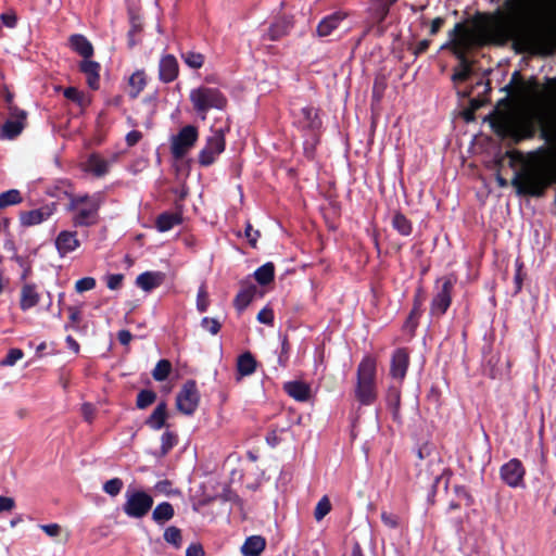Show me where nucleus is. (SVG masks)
I'll use <instances>...</instances> for the list:
<instances>
[{
	"label": "nucleus",
	"instance_id": "nucleus-60",
	"mask_svg": "<svg viewBox=\"0 0 556 556\" xmlns=\"http://www.w3.org/2000/svg\"><path fill=\"white\" fill-rule=\"evenodd\" d=\"M141 138V134L137 130L129 131L126 135V141L129 146L136 144Z\"/></svg>",
	"mask_w": 556,
	"mask_h": 556
},
{
	"label": "nucleus",
	"instance_id": "nucleus-12",
	"mask_svg": "<svg viewBox=\"0 0 556 556\" xmlns=\"http://www.w3.org/2000/svg\"><path fill=\"white\" fill-rule=\"evenodd\" d=\"M525 469L520 460L513 458L501 467V478L510 488L523 486Z\"/></svg>",
	"mask_w": 556,
	"mask_h": 556
},
{
	"label": "nucleus",
	"instance_id": "nucleus-20",
	"mask_svg": "<svg viewBox=\"0 0 556 556\" xmlns=\"http://www.w3.org/2000/svg\"><path fill=\"white\" fill-rule=\"evenodd\" d=\"M40 301V294L37 287L33 283H25L21 290L20 305L23 311L36 306Z\"/></svg>",
	"mask_w": 556,
	"mask_h": 556
},
{
	"label": "nucleus",
	"instance_id": "nucleus-30",
	"mask_svg": "<svg viewBox=\"0 0 556 556\" xmlns=\"http://www.w3.org/2000/svg\"><path fill=\"white\" fill-rule=\"evenodd\" d=\"M340 21V16L337 14H331L323 18L317 25L318 36L324 37L330 35L331 31L338 27Z\"/></svg>",
	"mask_w": 556,
	"mask_h": 556
},
{
	"label": "nucleus",
	"instance_id": "nucleus-33",
	"mask_svg": "<svg viewBox=\"0 0 556 556\" xmlns=\"http://www.w3.org/2000/svg\"><path fill=\"white\" fill-rule=\"evenodd\" d=\"M64 97L77 103L81 109L89 106L91 103V99L88 96L73 87L64 90Z\"/></svg>",
	"mask_w": 556,
	"mask_h": 556
},
{
	"label": "nucleus",
	"instance_id": "nucleus-11",
	"mask_svg": "<svg viewBox=\"0 0 556 556\" xmlns=\"http://www.w3.org/2000/svg\"><path fill=\"white\" fill-rule=\"evenodd\" d=\"M55 211V203H49L35 210L25 211L20 214V223L24 227L40 225L48 220Z\"/></svg>",
	"mask_w": 556,
	"mask_h": 556
},
{
	"label": "nucleus",
	"instance_id": "nucleus-21",
	"mask_svg": "<svg viewBox=\"0 0 556 556\" xmlns=\"http://www.w3.org/2000/svg\"><path fill=\"white\" fill-rule=\"evenodd\" d=\"M266 541L261 535H251L245 539L240 551L243 556H260L265 549Z\"/></svg>",
	"mask_w": 556,
	"mask_h": 556
},
{
	"label": "nucleus",
	"instance_id": "nucleus-38",
	"mask_svg": "<svg viewBox=\"0 0 556 556\" xmlns=\"http://www.w3.org/2000/svg\"><path fill=\"white\" fill-rule=\"evenodd\" d=\"M170 371V364L166 359H161L155 365L152 376L156 381H163L167 378Z\"/></svg>",
	"mask_w": 556,
	"mask_h": 556
},
{
	"label": "nucleus",
	"instance_id": "nucleus-54",
	"mask_svg": "<svg viewBox=\"0 0 556 556\" xmlns=\"http://www.w3.org/2000/svg\"><path fill=\"white\" fill-rule=\"evenodd\" d=\"M15 507V502L12 497L0 496V514L3 511H11Z\"/></svg>",
	"mask_w": 556,
	"mask_h": 556
},
{
	"label": "nucleus",
	"instance_id": "nucleus-57",
	"mask_svg": "<svg viewBox=\"0 0 556 556\" xmlns=\"http://www.w3.org/2000/svg\"><path fill=\"white\" fill-rule=\"evenodd\" d=\"M381 520L387 527H389L391 529H393L397 526L396 519L391 514H389L387 511L381 513Z\"/></svg>",
	"mask_w": 556,
	"mask_h": 556
},
{
	"label": "nucleus",
	"instance_id": "nucleus-46",
	"mask_svg": "<svg viewBox=\"0 0 556 556\" xmlns=\"http://www.w3.org/2000/svg\"><path fill=\"white\" fill-rule=\"evenodd\" d=\"M208 296L205 288L202 286L199 288L197 293V308L199 312L203 313L208 307Z\"/></svg>",
	"mask_w": 556,
	"mask_h": 556
},
{
	"label": "nucleus",
	"instance_id": "nucleus-36",
	"mask_svg": "<svg viewBox=\"0 0 556 556\" xmlns=\"http://www.w3.org/2000/svg\"><path fill=\"white\" fill-rule=\"evenodd\" d=\"M255 279L261 285L270 282L274 278V266L271 263H266L258 267L254 273Z\"/></svg>",
	"mask_w": 556,
	"mask_h": 556
},
{
	"label": "nucleus",
	"instance_id": "nucleus-55",
	"mask_svg": "<svg viewBox=\"0 0 556 556\" xmlns=\"http://www.w3.org/2000/svg\"><path fill=\"white\" fill-rule=\"evenodd\" d=\"M155 490L166 495L177 494V490L170 489V483L167 480L160 481L155 484Z\"/></svg>",
	"mask_w": 556,
	"mask_h": 556
},
{
	"label": "nucleus",
	"instance_id": "nucleus-5",
	"mask_svg": "<svg viewBox=\"0 0 556 556\" xmlns=\"http://www.w3.org/2000/svg\"><path fill=\"white\" fill-rule=\"evenodd\" d=\"M376 376V363L369 358H364L357 368L356 396L368 404L375 399L374 381Z\"/></svg>",
	"mask_w": 556,
	"mask_h": 556
},
{
	"label": "nucleus",
	"instance_id": "nucleus-48",
	"mask_svg": "<svg viewBox=\"0 0 556 556\" xmlns=\"http://www.w3.org/2000/svg\"><path fill=\"white\" fill-rule=\"evenodd\" d=\"M285 429H275L266 437V442L271 447H276L285 438Z\"/></svg>",
	"mask_w": 556,
	"mask_h": 556
},
{
	"label": "nucleus",
	"instance_id": "nucleus-32",
	"mask_svg": "<svg viewBox=\"0 0 556 556\" xmlns=\"http://www.w3.org/2000/svg\"><path fill=\"white\" fill-rule=\"evenodd\" d=\"M391 225L402 236H409L412 232V224L401 213H395L393 215Z\"/></svg>",
	"mask_w": 556,
	"mask_h": 556
},
{
	"label": "nucleus",
	"instance_id": "nucleus-24",
	"mask_svg": "<svg viewBox=\"0 0 556 556\" xmlns=\"http://www.w3.org/2000/svg\"><path fill=\"white\" fill-rule=\"evenodd\" d=\"M256 369V361L250 352L241 354L237 359L238 379L251 376Z\"/></svg>",
	"mask_w": 556,
	"mask_h": 556
},
{
	"label": "nucleus",
	"instance_id": "nucleus-22",
	"mask_svg": "<svg viewBox=\"0 0 556 556\" xmlns=\"http://www.w3.org/2000/svg\"><path fill=\"white\" fill-rule=\"evenodd\" d=\"M99 70L100 64L90 59H86L80 63V71L86 75L87 84L91 89L99 87Z\"/></svg>",
	"mask_w": 556,
	"mask_h": 556
},
{
	"label": "nucleus",
	"instance_id": "nucleus-41",
	"mask_svg": "<svg viewBox=\"0 0 556 556\" xmlns=\"http://www.w3.org/2000/svg\"><path fill=\"white\" fill-rule=\"evenodd\" d=\"M164 540L177 548L180 547V545H181L180 530L176 527L166 528L164 531Z\"/></svg>",
	"mask_w": 556,
	"mask_h": 556
},
{
	"label": "nucleus",
	"instance_id": "nucleus-16",
	"mask_svg": "<svg viewBox=\"0 0 556 556\" xmlns=\"http://www.w3.org/2000/svg\"><path fill=\"white\" fill-rule=\"evenodd\" d=\"M179 73V65L176 58L172 54H165L160 60L159 75L165 83L175 80Z\"/></svg>",
	"mask_w": 556,
	"mask_h": 556
},
{
	"label": "nucleus",
	"instance_id": "nucleus-59",
	"mask_svg": "<svg viewBox=\"0 0 556 556\" xmlns=\"http://www.w3.org/2000/svg\"><path fill=\"white\" fill-rule=\"evenodd\" d=\"M1 21H2V23L5 26H8L10 28H12V27H14L16 25V16L13 13H4V14H2L1 15Z\"/></svg>",
	"mask_w": 556,
	"mask_h": 556
},
{
	"label": "nucleus",
	"instance_id": "nucleus-61",
	"mask_svg": "<svg viewBox=\"0 0 556 556\" xmlns=\"http://www.w3.org/2000/svg\"><path fill=\"white\" fill-rule=\"evenodd\" d=\"M119 342L123 345H128L132 339L131 333L128 330H121L117 334Z\"/></svg>",
	"mask_w": 556,
	"mask_h": 556
},
{
	"label": "nucleus",
	"instance_id": "nucleus-63",
	"mask_svg": "<svg viewBox=\"0 0 556 556\" xmlns=\"http://www.w3.org/2000/svg\"><path fill=\"white\" fill-rule=\"evenodd\" d=\"M400 406V393L397 390L393 392V416L397 418Z\"/></svg>",
	"mask_w": 556,
	"mask_h": 556
},
{
	"label": "nucleus",
	"instance_id": "nucleus-37",
	"mask_svg": "<svg viewBox=\"0 0 556 556\" xmlns=\"http://www.w3.org/2000/svg\"><path fill=\"white\" fill-rule=\"evenodd\" d=\"M181 59L184 62L193 70H198L202 67L204 63V56L203 54L195 52V51H187L181 53Z\"/></svg>",
	"mask_w": 556,
	"mask_h": 556
},
{
	"label": "nucleus",
	"instance_id": "nucleus-18",
	"mask_svg": "<svg viewBox=\"0 0 556 556\" xmlns=\"http://www.w3.org/2000/svg\"><path fill=\"white\" fill-rule=\"evenodd\" d=\"M164 281V274L160 271H144L136 278V285L144 292L157 288Z\"/></svg>",
	"mask_w": 556,
	"mask_h": 556
},
{
	"label": "nucleus",
	"instance_id": "nucleus-14",
	"mask_svg": "<svg viewBox=\"0 0 556 556\" xmlns=\"http://www.w3.org/2000/svg\"><path fill=\"white\" fill-rule=\"evenodd\" d=\"M54 247L60 257H65L75 252L80 247L77 232L74 230H61L54 239Z\"/></svg>",
	"mask_w": 556,
	"mask_h": 556
},
{
	"label": "nucleus",
	"instance_id": "nucleus-53",
	"mask_svg": "<svg viewBox=\"0 0 556 556\" xmlns=\"http://www.w3.org/2000/svg\"><path fill=\"white\" fill-rule=\"evenodd\" d=\"M245 237L248 238L250 244L255 248L257 243V239L260 238V231L254 230L250 224L245 227Z\"/></svg>",
	"mask_w": 556,
	"mask_h": 556
},
{
	"label": "nucleus",
	"instance_id": "nucleus-64",
	"mask_svg": "<svg viewBox=\"0 0 556 556\" xmlns=\"http://www.w3.org/2000/svg\"><path fill=\"white\" fill-rule=\"evenodd\" d=\"M443 21L441 17H435L432 22H431V26H430V33L431 34H435L440 26L442 25Z\"/></svg>",
	"mask_w": 556,
	"mask_h": 556
},
{
	"label": "nucleus",
	"instance_id": "nucleus-8",
	"mask_svg": "<svg viewBox=\"0 0 556 556\" xmlns=\"http://www.w3.org/2000/svg\"><path fill=\"white\" fill-rule=\"evenodd\" d=\"M199 139L198 128L193 125L184 126L169 139L170 152L175 159H182L195 146Z\"/></svg>",
	"mask_w": 556,
	"mask_h": 556
},
{
	"label": "nucleus",
	"instance_id": "nucleus-31",
	"mask_svg": "<svg viewBox=\"0 0 556 556\" xmlns=\"http://www.w3.org/2000/svg\"><path fill=\"white\" fill-rule=\"evenodd\" d=\"M88 169L97 176L104 175L109 167L110 162L100 157L99 155H91L88 160Z\"/></svg>",
	"mask_w": 556,
	"mask_h": 556
},
{
	"label": "nucleus",
	"instance_id": "nucleus-40",
	"mask_svg": "<svg viewBox=\"0 0 556 556\" xmlns=\"http://www.w3.org/2000/svg\"><path fill=\"white\" fill-rule=\"evenodd\" d=\"M331 510V503L327 495H324L315 506V520H321Z\"/></svg>",
	"mask_w": 556,
	"mask_h": 556
},
{
	"label": "nucleus",
	"instance_id": "nucleus-13",
	"mask_svg": "<svg viewBox=\"0 0 556 556\" xmlns=\"http://www.w3.org/2000/svg\"><path fill=\"white\" fill-rule=\"evenodd\" d=\"M10 115L11 118L2 126L1 134L4 138L13 139L24 129L26 112L16 106H10Z\"/></svg>",
	"mask_w": 556,
	"mask_h": 556
},
{
	"label": "nucleus",
	"instance_id": "nucleus-3",
	"mask_svg": "<svg viewBox=\"0 0 556 556\" xmlns=\"http://www.w3.org/2000/svg\"><path fill=\"white\" fill-rule=\"evenodd\" d=\"M66 212L74 227H90L98 223L99 211L103 203L101 193L68 194Z\"/></svg>",
	"mask_w": 556,
	"mask_h": 556
},
{
	"label": "nucleus",
	"instance_id": "nucleus-52",
	"mask_svg": "<svg viewBox=\"0 0 556 556\" xmlns=\"http://www.w3.org/2000/svg\"><path fill=\"white\" fill-rule=\"evenodd\" d=\"M40 529L51 538H55L61 533V527L58 523L41 525Z\"/></svg>",
	"mask_w": 556,
	"mask_h": 556
},
{
	"label": "nucleus",
	"instance_id": "nucleus-62",
	"mask_svg": "<svg viewBox=\"0 0 556 556\" xmlns=\"http://www.w3.org/2000/svg\"><path fill=\"white\" fill-rule=\"evenodd\" d=\"M65 342L71 351H73L75 354L79 353V344L73 337H66Z\"/></svg>",
	"mask_w": 556,
	"mask_h": 556
},
{
	"label": "nucleus",
	"instance_id": "nucleus-1",
	"mask_svg": "<svg viewBox=\"0 0 556 556\" xmlns=\"http://www.w3.org/2000/svg\"><path fill=\"white\" fill-rule=\"evenodd\" d=\"M520 96L525 102L522 105L498 112L494 117L489 118L490 127L498 136L513 137L517 140L532 136L536 116L535 105L543 94L535 86L528 85L520 88Z\"/></svg>",
	"mask_w": 556,
	"mask_h": 556
},
{
	"label": "nucleus",
	"instance_id": "nucleus-49",
	"mask_svg": "<svg viewBox=\"0 0 556 556\" xmlns=\"http://www.w3.org/2000/svg\"><path fill=\"white\" fill-rule=\"evenodd\" d=\"M123 280L122 274H111L106 276V286L110 290H117L122 287Z\"/></svg>",
	"mask_w": 556,
	"mask_h": 556
},
{
	"label": "nucleus",
	"instance_id": "nucleus-34",
	"mask_svg": "<svg viewBox=\"0 0 556 556\" xmlns=\"http://www.w3.org/2000/svg\"><path fill=\"white\" fill-rule=\"evenodd\" d=\"M23 201L21 192L17 189H10L0 193V210L10 205L20 204Z\"/></svg>",
	"mask_w": 556,
	"mask_h": 556
},
{
	"label": "nucleus",
	"instance_id": "nucleus-4",
	"mask_svg": "<svg viewBox=\"0 0 556 556\" xmlns=\"http://www.w3.org/2000/svg\"><path fill=\"white\" fill-rule=\"evenodd\" d=\"M189 98L194 110L201 115L202 119L206 118L208 110H223L227 103L226 98L219 90L208 87L192 89Z\"/></svg>",
	"mask_w": 556,
	"mask_h": 556
},
{
	"label": "nucleus",
	"instance_id": "nucleus-50",
	"mask_svg": "<svg viewBox=\"0 0 556 556\" xmlns=\"http://www.w3.org/2000/svg\"><path fill=\"white\" fill-rule=\"evenodd\" d=\"M163 453H167L176 443L175 435L172 432H164L161 438Z\"/></svg>",
	"mask_w": 556,
	"mask_h": 556
},
{
	"label": "nucleus",
	"instance_id": "nucleus-7",
	"mask_svg": "<svg viewBox=\"0 0 556 556\" xmlns=\"http://www.w3.org/2000/svg\"><path fill=\"white\" fill-rule=\"evenodd\" d=\"M226 130L215 129L206 138L204 147L200 150L198 160L201 166H210L226 149Z\"/></svg>",
	"mask_w": 556,
	"mask_h": 556
},
{
	"label": "nucleus",
	"instance_id": "nucleus-35",
	"mask_svg": "<svg viewBox=\"0 0 556 556\" xmlns=\"http://www.w3.org/2000/svg\"><path fill=\"white\" fill-rule=\"evenodd\" d=\"M144 86L146 75L142 71H137L129 77V92L131 97H137Z\"/></svg>",
	"mask_w": 556,
	"mask_h": 556
},
{
	"label": "nucleus",
	"instance_id": "nucleus-17",
	"mask_svg": "<svg viewBox=\"0 0 556 556\" xmlns=\"http://www.w3.org/2000/svg\"><path fill=\"white\" fill-rule=\"evenodd\" d=\"M408 366V355L404 350H396L391 358L390 372L394 379L402 380L406 375Z\"/></svg>",
	"mask_w": 556,
	"mask_h": 556
},
{
	"label": "nucleus",
	"instance_id": "nucleus-43",
	"mask_svg": "<svg viewBox=\"0 0 556 556\" xmlns=\"http://www.w3.org/2000/svg\"><path fill=\"white\" fill-rule=\"evenodd\" d=\"M155 401V393L150 390H142L137 396V406L146 408Z\"/></svg>",
	"mask_w": 556,
	"mask_h": 556
},
{
	"label": "nucleus",
	"instance_id": "nucleus-47",
	"mask_svg": "<svg viewBox=\"0 0 556 556\" xmlns=\"http://www.w3.org/2000/svg\"><path fill=\"white\" fill-rule=\"evenodd\" d=\"M518 5L522 11H526L532 15H541L544 12L542 4L538 2L520 1Z\"/></svg>",
	"mask_w": 556,
	"mask_h": 556
},
{
	"label": "nucleus",
	"instance_id": "nucleus-25",
	"mask_svg": "<svg viewBox=\"0 0 556 556\" xmlns=\"http://www.w3.org/2000/svg\"><path fill=\"white\" fill-rule=\"evenodd\" d=\"M255 294L256 287L254 285H248L244 288H242L233 300V305L237 308V311H244L253 301Z\"/></svg>",
	"mask_w": 556,
	"mask_h": 556
},
{
	"label": "nucleus",
	"instance_id": "nucleus-19",
	"mask_svg": "<svg viewBox=\"0 0 556 556\" xmlns=\"http://www.w3.org/2000/svg\"><path fill=\"white\" fill-rule=\"evenodd\" d=\"M292 28V20L288 16L277 18L268 28L265 37L269 40H279L289 34Z\"/></svg>",
	"mask_w": 556,
	"mask_h": 556
},
{
	"label": "nucleus",
	"instance_id": "nucleus-6",
	"mask_svg": "<svg viewBox=\"0 0 556 556\" xmlns=\"http://www.w3.org/2000/svg\"><path fill=\"white\" fill-rule=\"evenodd\" d=\"M430 459L426 463H421L418 465V483L420 488H422L428 497L433 495L437 489V484L441 478L443 467L441 465V460L438 455H429Z\"/></svg>",
	"mask_w": 556,
	"mask_h": 556
},
{
	"label": "nucleus",
	"instance_id": "nucleus-26",
	"mask_svg": "<svg viewBox=\"0 0 556 556\" xmlns=\"http://www.w3.org/2000/svg\"><path fill=\"white\" fill-rule=\"evenodd\" d=\"M286 392L296 401H305L309 397V386L302 381H290L285 384Z\"/></svg>",
	"mask_w": 556,
	"mask_h": 556
},
{
	"label": "nucleus",
	"instance_id": "nucleus-15",
	"mask_svg": "<svg viewBox=\"0 0 556 556\" xmlns=\"http://www.w3.org/2000/svg\"><path fill=\"white\" fill-rule=\"evenodd\" d=\"M451 288L450 280H445L442 289L437 293L431 303V313L433 315H443L451 304Z\"/></svg>",
	"mask_w": 556,
	"mask_h": 556
},
{
	"label": "nucleus",
	"instance_id": "nucleus-51",
	"mask_svg": "<svg viewBox=\"0 0 556 556\" xmlns=\"http://www.w3.org/2000/svg\"><path fill=\"white\" fill-rule=\"evenodd\" d=\"M257 320L265 325H271L274 321V313L270 308L264 307L257 314Z\"/></svg>",
	"mask_w": 556,
	"mask_h": 556
},
{
	"label": "nucleus",
	"instance_id": "nucleus-42",
	"mask_svg": "<svg viewBox=\"0 0 556 556\" xmlns=\"http://www.w3.org/2000/svg\"><path fill=\"white\" fill-rule=\"evenodd\" d=\"M123 489V481L119 478L108 480L103 484V491L110 496H116Z\"/></svg>",
	"mask_w": 556,
	"mask_h": 556
},
{
	"label": "nucleus",
	"instance_id": "nucleus-44",
	"mask_svg": "<svg viewBox=\"0 0 556 556\" xmlns=\"http://www.w3.org/2000/svg\"><path fill=\"white\" fill-rule=\"evenodd\" d=\"M96 287V279L93 277H84L75 282V290L78 293L92 290Z\"/></svg>",
	"mask_w": 556,
	"mask_h": 556
},
{
	"label": "nucleus",
	"instance_id": "nucleus-29",
	"mask_svg": "<svg viewBox=\"0 0 556 556\" xmlns=\"http://www.w3.org/2000/svg\"><path fill=\"white\" fill-rule=\"evenodd\" d=\"M166 421V404L160 403L148 419V425L155 430L161 429Z\"/></svg>",
	"mask_w": 556,
	"mask_h": 556
},
{
	"label": "nucleus",
	"instance_id": "nucleus-23",
	"mask_svg": "<svg viewBox=\"0 0 556 556\" xmlns=\"http://www.w3.org/2000/svg\"><path fill=\"white\" fill-rule=\"evenodd\" d=\"M70 46L75 52L80 54L84 60L90 59L93 54L91 42L80 34H75L70 37Z\"/></svg>",
	"mask_w": 556,
	"mask_h": 556
},
{
	"label": "nucleus",
	"instance_id": "nucleus-56",
	"mask_svg": "<svg viewBox=\"0 0 556 556\" xmlns=\"http://www.w3.org/2000/svg\"><path fill=\"white\" fill-rule=\"evenodd\" d=\"M186 556H204V551L200 544H191L187 547Z\"/></svg>",
	"mask_w": 556,
	"mask_h": 556
},
{
	"label": "nucleus",
	"instance_id": "nucleus-58",
	"mask_svg": "<svg viewBox=\"0 0 556 556\" xmlns=\"http://www.w3.org/2000/svg\"><path fill=\"white\" fill-rule=\"evenodd\" d=\"M81 413L87 421H91L94 416V408L91 404L85 403L81 406Z\"/></svg>",
	"mask_w": 556,
	"mask_h": 556
},
{
	"label": "nucleus",
	"instance_id": "nucleus-2",
	"mask_svg": "<svg viewBox=\"0 0 556 556\" xmlns=\"http://www.w3.org/2000/svg\"><path fill=\"white\" fill-rule=\"evenodd\" d=\"M554 178V168L549 162H535L528 164L515 175L511 185L517 193L540 195Z\"/></svg>",
	"mask_w": 556,
	"mask_h": 556
},
{
	"label": "nucleus",
	"instance_id": "nucleus-39",
	"mask_svg": "<svg viewBox=\"0 0 556 556\" xmlns=\"http://www.w3.org/2000/svg\"><path fill=\"white\" fill-rule=\"evenodd\" d=\"M201 328L208 332L211 336H216L222 324L215 317H203L200 323Z\"/></svg>",
	"mask_w": 556,
	"mask_h": 556
},
{
	"label": "nucleus",
	"instance_id": "nucleus-45",
	"mask_svg": "<svg viewBox=\"0 0 556 556\" xmlns=\"http://www.w3.org/2000/svg\"><path fill=\"white\" fill-rule=\"evenodd\" d=\"M23 352L20 349H12L7 354L5 358L0 362L1 366H13L16 362L22 359Z\"/></svg>",
	"mask_w": 556,
	"mask_h": 556
},
{
	"label": "nucleus",
	"instance_id": "nucleus-9",
	"mask_svg": "<svg viewBox=\"0 0 556 556\" xmlns=\"http://www.w3.org/2000/svg\"><path fill=\"white\" fill-rule=\"evenodd\" d=\"M153 505L151 495L143 491H131L126 493L124 511L128 517L141 518L148 514Z\"/></svg>",
	"mask_w": 556,
	"mask_h": 556
},
{
	"label": "nucleus",
	"instance_id": "nucleus-27",
	"mask_svg": "<svg viewBox=\"0 0 556 556\" xmlns=\"http://www.w3.org/2000/svg\"><path fill=\"white\" fill-rule=\"evenodd\" d=\"M182 218L178 213H163L156 219V228L160 232H166L181 224Z\"/></svg>",
	"mask_w": 556,
	"mask_h": 556
},
{
	"label": "nucleus",
	"instance_id": "nucleus-10",
	"mask_svg": "<svg viewBox=\"0 0 556 556\" xmlns=\"http://www.w3.org/2000/svg\"><path fill=\"white\" fill-rule=\"evenodd\" d=\"M200 395L193 381L186 382L176 397L177 409L185 415H192L198 408Z\"/></svg>",
	"mask_w": 556,
	"mask_h": 556
},
{
	"label": "nucleus",
	"instance_id": "nucleus-28",
	"mask_svg": "<svg viewBox=\"0 0 556 556\" xmlns=\"http://www.w3.org/2000/svg\"><path fill=\"white\" fill-rule=\"evenodd\" d=\"M174 516V508L168 502H162L156 505L152 513V518L156 523L163 525Z\"/></svg>",
	"mask_w": 556,
	"mask_h": 556
}]
</instances>
